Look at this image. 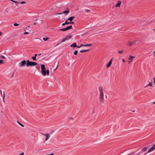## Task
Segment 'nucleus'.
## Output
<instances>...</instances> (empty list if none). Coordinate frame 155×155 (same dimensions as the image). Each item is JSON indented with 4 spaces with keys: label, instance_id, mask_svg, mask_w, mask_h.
I'll list each match as a JSON object with an SVG mask.
<instances>
[{
    "label": "nucleus",
    "instance_id": "49",
    "mask_svg": "<svg viewBox=\"0 0 155 155\" xmlns=\"http://www.w3.org/2000/svg\"><path fill=\"white\" fill-rule=\"evenodd\" d=\"M154 53H155V51L154 52ZM154 57H155V54L154 55Z\"/></svg>",
    "mask_w": 155,
    "mask_h": 155
},
{
    "label": "nucleus",
    "instance_id": "28",
    "mask_svg": "<svg viewBox=\"0 0 155 155\" xmlns=\"http://www.w3.org/2000/svg\"><path fill=\"white\" fill-rule=\"evenodd\" d=\"M71 23V22H68L67 20H66L65 21V24H66V25L68 24H70Z\"/></svg>",
    "mask_w": 155,
    "mask_h": 155
},
{
    "label": "nucleus",
    "instance_id": "34",
    "mask_svg": "<svg viewBox=\"0 0 155 155\" xmlns=\"http://www.w3.org/2000/svg\"><path fill=\"white\" fill-rule=\"evenodd\" d=\"M24 153L23 152V153H20V154H19V155H24Z\"/></svg>",
    "mask_w": 155,
    "mask_h": 155
},
{
    "label": "nucleus",
    "instance_id": "44",
    "mask_svg": "<svg viewBox=\"0 0 155 155\" xmlns=\"http://www.w3.org/2000/svg\"><path fill=\"white\" fill-rule=\"evenodd\" d=\"M84 45L81 44V45H80L81 46V47H82V46H84Z\"/></svg>",
    "mask_w": 155,
    "mask_h": 155
},
{
    "label": "nucleus",
    "instance_id": "40",
    "mask_svg": "<svg viewBox=\"0 0 155 155\" xmlns=\"http://www.w3.org/2000/svg\"><path fill=\"white\" fill-rule=\"evenodd\" d=\"M2 32H0V36H1L2 35Z\"/></svg>",
    "mask_w": 155,
    "mask_h": 155
},
{
    "label": "nucleus",
    "instance_id": "45",
    "mask_svg": "<svg viewBox=\"0 0 155 155\" xmlns=\"http://www.w3.org/2000/svg\"><path fill=\"white\" fill-rule=\"evenodd\" d=\"M58 68V65H57V67H56V68H55V70L56 69Z\"/></svg>",
    "mask_w": 155,
    "mask_h": 155
},
{
    "label": "nucleus",
    "instance_id": "24",
    "mask_svg": "<svg viewBox=\"0 0 155 155\" xmlns=\"http://www.w3.org/2000/svg\"><path fill=\"white\" fill-rule=\"evenodd\" d=\"M0 58H2L3 59H6V58L4 56H3V55L0 56Z\"/></svg>",
    "mask_w": 155,
    "mask_h": 155
},
{
    "label": "nucleus",
    "instance_id": "46",
    "mask_svg": "<svg viewBox=\"0 0 155 155\" xmlns=\"http://www.w3.org/2000/svg\"><path fill=\"white\" fill-rule=\"evenodd\" d=\"M154 79V83L155 84V78Z\"/></svg>",
    "mask_w": 155,
    "mask_h": 155
},
{
    "label": "nucleus",
    "instance_id": "16",
    "mask_svg": "<svg viewBox=\"0 0 155 155\" xmlns=\"http://www.w3.org/2000/svg\"><path fill=\"white\" fill-rule=\"evenodd\" d=\"M74 16H71L67 20H70L71 21L73 20L74 18Z\"/></svg>",
    "mask_w": 155,
    "mask_h": 155
},
{
    "label": "nucleus",
    "instance_id": "21",
    "mask_svg": "<svg viewBox=\"0 0 155 155\" xmlns=\"http://www.w3.org/2000/svg\"><path fill=\"white\" fill-rule=\"evenodd\" d=\"M149 86L152 87V83L151 82H150L149 84H148L147 85H146V87H148Z\"/></svg>",
    "mask_w": 155,
    "mask_h": 155
},
{
    "label": "nucleus",
    "instance_id": "19",
    "mask_svg": "<svg viewBox=\"0 0 155 155\" xmlns=\"http://www.w3.org/2000/svg\"><path fill=\"white\" fill-rule=\"evenodd\" d=\"M88 51V50H81L80 51V52H84L86 51Z\"/></svg>",
    "mask_w": 155,
    "mask_h": 155
},
{
    "label": "nucleus",
    "instance_id": "39",
    "mask_svg": "<svg viewBox=\"0 0 155 155\" xmlns=\"http://www.w3.org/2000/svg\"><path fill=\"white\" fill-rule=\"evenodd\" d=\"M133 154H134V153H130V154L127 155H134Z\"/></svg>",
    "mask_w": 155,
    "mask_h": 155
},
{
    "label": "nucleus",
    "instance_id": "26",
    "mask_svg": "<svg viewBox=\"0 0 155 155\" xmlns=\"http://www.w3.org/2000/svg\"><path fill=\"white\" fill-rule=\"evenodd\" d=\"M59 31H65L66 30L65 28H61L59 30Z\"/></svg>",
    "mask_w": 155,
    "mask_h": 155
},
{
    "label": "nucleus",
    "instance_id": "7",
    "mask_svg": "<svg viewBox=\"0 0 155 155\" xmlns=\"http://www.w3.org/2000/svg\"><path fill=\"white\" fill-rule=\"evenodd\" d=\"M135 58V57L133 56H132L131 55H130L129 58V61H128V63L129 64H130V63H131L132 62V61L133 59Z\"/></svg>",
    "mask_w": 155,
    "mask_h": 155
},
{
    "label": "nucleus",
    "instance_id": "37",
    "mask_svg": "<svg viewBox=\"0 0 155 155\" xmlns=\"http://www.w3.org/2000/svg\"><path fill=\"white\" fill-rule=\"evenodd\" d=\"M77 47L78 48H80L81 46V45H80V46H77Z\"/></svg>",
    "mask_w": 155,
    "mask_h": 155
},
{
    "label": "nucleus",
    "instance_id": "31",
    "mask_svg": "<svg viewBox=\"0 0 155 155\" xmlns=\"http://www.w3.org/2000/svg\"><path fill=\"white\" fill-rule=\"evenodd\" d=\"M78 53V51H75L74 52V54L75 55H77V54Z\"/></svg>",
    "mask_w": 155,
    "mask_h": 155
},
{
    "label": "nucleus",
    "instance_id": "38",
    "mask_svg": "<svg viewBox=\"0 0 155 155\" xmlns=\"http://www.w3.org/2000/svg\"><path fill=\"white\" fill-rule=\"evenodd\" d=\"M62 14V13H58L57 14V15H61V14Z\"/></svg>",
    "mask_w": 155,
    "mask_h": 155
},
{
    "label": "nucleus",
    "instance_id": "32",
    "mask_svg": "<svg viewBox=\"0 0 155 155\" xmlns=\"http://www.w3.org/2000/svg\"><path fill=\"white\" fill-rule=\"evenodd\" d=\"M29 34V33L28 32H25L23 34L24 35H27Z\"/></svg>",
    "mask_w": 155,
    "mask_h": 155
},
{
    "label": "nucleus",
    "instance_id": "33",
    "mask_svg": "<svg viewBox=\"0 0 155 155\" xmlns=\"http://www.w3.org/2000/svg\"><path fill=\"white\" fill-rule=\"evenodd\" d=\"M15 3H18V2H17V1H14L13 0H12V1Z\"/></svg>",
    "mask_w": 155,
    "mask_h": 155
},
{
    "label": "nucleus",
    "instance_id": "3",
    "mask_svg": "<svg viewBox=\"0 0 155 155\" xmlns=\"http://www.w3.org/2000/svg\"><path fill=\"white\" fill-rule=\"evenodd\" d=\"M37 64L36 62L30 61L28 60L27 61L26 66L27 67L29 66H33Z\"/></svg>",
    "mask_w": 155,
    "mask_h": 155
},
{
    "label": "nucleus",
    "instance_id": "42",
    "mask_svg": "<svg viewBox=\"0 0 155 155\" xmlns=\"http://www.w3.org/2000/svg\"><path fill=\"white\" fill-rule=\"evenodd\" d=\"M37 54H35V56L34 57H35V58H36V57L37 56Z\"/></svg>",
    "mask_w": 155,
    "mask_h": 155
},
{
    "label": "nucleus",
    "instance_id": "14",
    "mask_svg": "<svg viewBox=\"0 0 155 155\" xmlns=\"http://www.w3.org/2000/svg\"><path fill=\"white\" fill-rule=\"evenodd\" d=\"M77 45L76 43H74L73 44H71L70 45V47H73V48H75L77 47Z\"/></svg>",
    "mask_w": 155,
    "mask_h": 155
},
{
    "label": "nucleus",
    "instance_id": "22",
    "mask_svg": "<svg viewBox=\"0 0 155 155\" xmlns=\"http://www.w3.org/2000/svg\"><path fill=\"white\" fill-rule=\"evenodd\" d=\"M49 39L48 38H43V39L45 41H47Z\"/></svg>",
    "mask_w": 155,
    "mask_h": 155
},
{
    "label": "nucleus",
    "instance_id": "17",
    "mask_svg": "<svg viewBox=\"0 0 155 155\" xmlns=\"http://www.w3.org/2000/svg\"><path fill=\"white\" fill-rule=\"evenodd\" d=\"M8 12V11L7 9H5L3 12L4 14H6Z\"/></svg>",
    "mask_w": 155,
    "mask_h": 155
},
{
    "label": "nucleus",
    "instance_id": "41",
    "mask_svg": "<svg viewBox=\"0 0 155 155\" xmlns=\"http://www.w3.org/2000/svg\"><path fill=\"white\" fill-rule=\"evenodd\" d=\"M66 25L65 24V23H63L62 24V25L63 26L64 25Z\"/></svg>",
    "mask_w": 155,
    "mask_h": 155
},
{
    "label": "nucleus",
    "instance_id": "8",
    "mask_svg": "<svg viewBox=\"0 0 155 155\" xmlns=\"http://www.w3.org/2000/svg\"><path fill=\"white\" fill-rule=\"evenodd\" d=\"M43 134L45 135L46 137V139H45V141L47 140L50 137V135L49 134Z\"/></svg>",
    "mask_w": 155,
    "mask_h": 155
},
{
    "label": "nucleus",
    "instance_id": "23",
    "mask_svg": "<svg viewBox=\"0 0 155 155\" xmlns=\"http://www.w3.org/2000/svg\"><path fill=\"white\" fill-rule=\"evenodd\" d=\"M17 123H18L19 125H20V126H21V127H24V126L21 123H20V122H19V121H18L17 122Z\"/></svg>",
    "mask_w": 155,
    "mask_h": 155
},
{
    "label": "nucleus",
    "instance_id": "36",
    "mask_svg": "<svg viewBox=\"0 0 155 155\" xmlns=\"http://www.w3.org/2000/svg\"><path fill=\"white\" fill-rule=\"evenodd\" d=\"M86 11L87 12H90V10L89 9H87L86 10Z\"/></svg>",
    "mask_w": 155,
    "mask_h": 155
},
{
    "label": "nucleus",
    "instance_id": "18",
    "mask_svg": "<svg viewBox=\"0 0 155 155\" xmlns=\"http://www.w3.org/2000/svg\"><path fill=\"white\" fill-rule=\"evenodd\" d=\"M92 45V44H86V45H84V47H90Z\"/></svg>",
    "mask_w": 155,
    "mask_h": 155
},
{
    "label": "nucleus",
    "instance_id": "29",
    "mask_svg": "<svg viewBox=\"0 0 155 155\" xmlns=\"http://www.w3.org/2000/svg\"><path fill=\"white\" fill-rule=\"evenodd\" d=\"M3 61L2 60H0V64H2L3 63Z\"/></svg>",
    "mask_w": 155,
    "mask_h": 155
},
{
    "label": "nucleus",
    "instance_id": "30",
    "mask_svg": "<svg viewBox=\"0 0 155 155\" xmlns=\"http://www.w3.org/2000/svg\"><path fill=\"white\" fill-rule=\"evenodd\" d=\"M19 24H17V23H14V25L15 26H17L19 25Z\"/></svg>",
    "mask_w": 155,
    "mask_h": 155
},
{
    "label": "nucleus",
    "instance_id": "48",
    "mask_svg": "<svg viewBox=\"0 0 155 155\" xmlns=\"http://www.w3.org/2000/svg\"><path fill=\"white\" fill-rule=\"evenodd\" d=\"M153 104H155V101L153 102Z\"/></svg>",
    "mask_w": 155,
    "mask_h": 155
},
{
    "label": "nucleus",
    "instance_id": "47",
    "mask_svg": "<svg viewBox=\"0 0 155 155\" xmlns=\"http://www.w3.org/2000/svg\"><path fill=\"white\" fill-rule=\"evenodd\" d=\"M41 54V53H40V54H38V55H39V56H40V55Z\"/></svg>",
    "mask_w": 155,
    "mask_h": 155
},
{
    "label": "nucleus",
    "instance_id": "2",
    "mask_svg": "<svg viewBox=\"0 0 155 155\" xmlns=\"http://www.w3.org/2000/svg\"><path fill=\"white\" fill-rule=\"evenodd\" d=\"M41 73L43 76H45L46 75L47 76L49 75L50 71L48 70H46V68L45 65L43 64L41 65Z\"/></svg>",
    "mask_w": 155,
    "mask_h": 155
},
{
    "label": "nucleus",
    "instance_id": "13",
    "mask_svg": "<svg viewBox=\"0 0 155 155\" xmlns=\"http://www.w3.org/2000/svg\"><path fill=\"white\" fill-rule=\"evenodd\" d=\"M70 12L68 8V9L66 11H64L62 12V13L68 14Z\"/></svg>",
    "mask_w": 155,
    "mask_h": 155
},
{
    "label": "nucleus",
    "instance_id": "12",
    "mask_svg": "<svg viewBox=\"0 0 155 155\" xmlns=\"http://www.w3.org/2000/svg\"><path fill=\"white\" fill-rule=\"evenodd\" d=\"M121 3H122V2L121 1H118V2L117 3V4L115 5V7H120V5H121Z\"/></svg>",
    "mask_w": 155,
    "mask_h": 155
},
{
    "label": "nucleus",
    "instance_id": "11",
    "mask_svg": "<svg viewBox=\"0 0 155 155\" xmlns=\"http://www.w3.org/2000/svg\"><path fill=\"white\" fill-rule=\"evenodd\" d=\"M112 60L113 59H111V60L108 63V64L106 65L107 67V68H109L111 65L112 63Z\"/></svg>",
    "mask_w": 155,
    "mask_h": 155
},
{
    "label": "nucleus",
    "instance_id": "35",
    "mask_svg": "<svg viewBox=\"0 0 155 155\" xmlns=\"http://www.w3.org/2000/svg\"><path fill=\"white\" fill-rule=\"evenodd\" d=\"M122 61L123 62H125V60H124V59H122Z\"/></svg>",
    "mask_w": 155,
    "mask_h": 155
},
{
    "label": "nucleus",
    "instance_id": "27",
    "mask_svg": "<svg viewBox=\"0 0 155 155\" xmlns=\"http://www.w3.org/2000/svg\"><path fill=\"white\" fill-rule=\"evenodd\" d=\"M20 3L21 4H24L26 3L25 1H22L20 2Z\"/></svg>",
    "mask_w": 155,
    "mask_h": 155
},
{
    "label": "nucleus",
    "instance_id": "9",
    "mask_svg": "<svg viewBox=\"0 0 155 155\" xmlns=\"http://www.w3.org/2000/svg\"><path fill=\"white\" fill-rule=\"evenodd\" d=\"M155 149V144L152 147L150 148L147 152V153H150L153 150H154ZM147 154V153H146V154Z\"/></svg>",
    "mask_w": 155,
    "mask_h": 155
},
{
    "label": "nucleus",
    "instance_id": "10",
    "mask_svg": "<svg viewBox=\"0 0 155 155\" xmlns=\"http://www.w3.org/2000/svg\"><path fill=\"white\" fill-rule=\"evenodd\" d=\"M145 148H143L138 153L139 154H142V153H144V155L145 154Z\"/></svg>",
    "mask_w": 155,
    "mask_h": 155
},
{
    "label": "nucleus",
    "instance_id": "4",
    "mask_svg": "<svg viewBox=\"0 0 155 155\" xmlns=\"http://www.w3.org/2000/svg\"><path fill=\"white\" fill-rule=\"evenodd\" d=\"M27 61L24 60L19 63V66L20 67H22L24 66L26 64Z\"/></svg>",
    "mask_w": 155,
    "mask_h": 155
},
{
    "label": "nucleus",
    "instance_id": "20",
    "mask_svg": "<svg viewBox=\"0 0 155 155\" xmlns=\"http://www.w3.org/2000/svg\"><path fill=\"white\" fill-rule=\"evenodd\" d=\"M118 52L119 54H122L124 52V50H121L118 51Z\"/></svg>",
    "mask_w": 155,
    "mask_h": 155
},
{
    "label": "nucleus",
    "instance_id": "6",
    "mask_svg": "<svg viewBox=\"0 0 155 155\" xmlns=\"http://www.w3.org/2000/svg\"><path fill=\"white\" fill-rule=\"evenodd\" d=\"M136 42V41H129L127 42V45L130 47L131 46L133 45Z\"/></svg>",
    "mask_w": 155,
    "mask_h": 155
},
{
    "label": "nucleus",
    "instance_id": "43",
    "mask_svg": "<svg viewBox=\"0 0 155 155\" xmlns=\"http://www.w3.org/2000/svg\"><path fill=\"white\" fill-rule=\"evenodd\" d=\"M36 23H37L36 22H34L33 23V24L34 25H36Z\"/></svg>",
    "mask_w": 155,
    "mask_h": 155
},
{
    "label": "nucleus",
    "instance_id": "1",
    "mask_svg": "<svg viewBox=\"0 0 155 155\" xmlns=\"http://www.w3.org/2000/svg\"><path fill=\"white\" fill-rule=\"evenodd\" d=\"M99 91V98L101 102H103L104 100V89L102 87L100 86L98 87Z\"/></svg>",
    "mask_w": 155,
    "mask_h": 155
},
{
    "label": "nucleus",
    "instance_id": "15",
    "mask_svg": "<svg viewBox=\"0 0 155 155\" xmlns=\"http://www.w3.org/2000/svg\"><path fill=\"white\" fill-rule=\"evenodd\" d=\"M72 28V26L71 25H70L69 26L67 27L66 28H65L66 31H67L68 30H69L71 29Z\"/></svg>",
    "mask_w": 155,
    "mask_h": 155
},
{
    "label": "nucleus",
    "instance_id": "5",
    "mask_svg": "<svg viewBox=\"0 0 155 155\" xmlns=\"http://www.w3.org/2000/svg\"><path fill=\"white\" fill-rule=\"evenodd\" d=\"M72 36L71 35H68L64 38H63L61 40V43L64 42L66 41L67 40L69 39H70L71 38Z\"/></svg>",
    "mask_w": 155,
    "mask_h": 155
},
{
    "label": "nucleus",
    "instance_id": "25",
    "mask_svg": "<svg viewBox=\"0 0 155 155\" xmlns=\"http://www.w3.org/2000/svg\"><path fill=\"white\" fill-rule=\"evenodd\" d=\"M32 58L33 61H36V58L35 57L33 56L32 57Z\"/></svg>",
    "mask_w": 155,
    "mask_h": 155
}]
</instances>
